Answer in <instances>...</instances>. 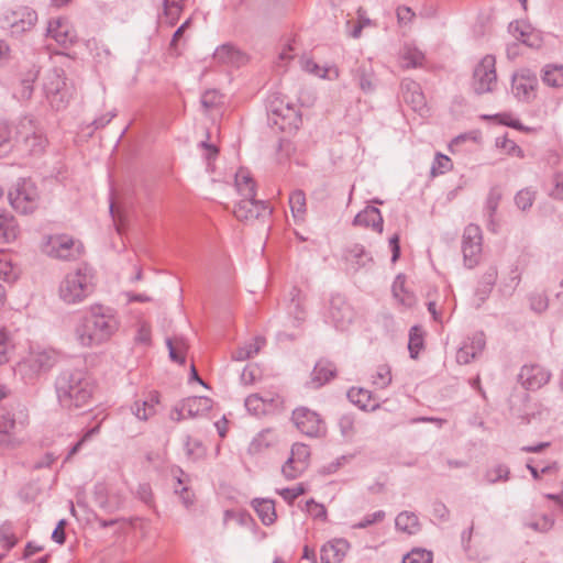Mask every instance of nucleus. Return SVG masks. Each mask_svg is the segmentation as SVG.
Instances as JSON below:
<instances>
[{"label":"nucleus","instance_id":"nucleus-1","mask_svg":"<svg viewBox=\"0 0 563 563\" xmlns=\"http://www.w3.org/2000/svg\"><path fill=\"white\" fill-rule=\"evenodd\" d=\"M120 328L117 311L100 303L91 305L74 325V339L81 347H95L111 340Z\"/></svg>","mask_w":563,"mask_h":563},{"label":"nucleus","instance_id":"nucleus-2","mask_svg":"<svg viewBox=\"0 0 563 563\" xmlns=\"http://www.w3.org/2000/svg\"><path fill=\"white\" fill-rule=\"evenodd\" d=\"M55 391L63 409H84L92 401L95 383L85 368L65 369L56 377Z\"/></svg>","mask_w":563,"mask_h":563},{"label":"nucleus","instance_id":"nucleus-3","mask_svg":"<svg viewBox=\"0 0 563 563\" xmlns=\"http://www.w3.org/2000/svg\"><path fill=\"white\" fill-rule=\"evenodd\" d=\"M96 288L93 271L79 266L68 272L59 282L57 295L65 305H79L92 295Z\"/></svg>","mask_w":563,"mask_h":563},{"label":"nucleus","instance_id":"nucleus-4","mask_svg":"<svg viewBox=\"0 0 563 563\" xmlns=\"http://www.w3.org/2000/svg\"><path fill=\"white\" fill-rule=\"evenodd\" d=\"M59 361V354L51 347H31L27 355L15 366V374L26 384H33L48 373Z\"/></svg>","mask_w":563,"mask_h":563},{"label":"nucleus","instance_id":"nucleus-5","mask_svg":"<svg viewBox=\"0 0 563 563\" xmlns=\"http://www.w3.org/2000/svg\"><path fill=\"white\" fill-rule=\"evenodd\" d=\"M267 118L272 128L289 135L296 133L302 122L299 109L277 93L268 98Z\"/></svg>","mask_w":563,"mask_h":563},{"label":"nucleus","instance_id":"nucleus-6","mask_svg":"<svg viewBox=\"0 0 563 563\" xmlns=\"http://www.w3.org/2000/svg\"><path fill=\"white\" fill-rule=\"evenodd\" d=\"M42 89L49 106L57 111L65 109L73 97V88L67 84L64 70L59 68L45 73Z\"/></svg>","mask_w":563,"mask_h":563},{"label":"nucleus","instance_id":"nucleus-7","mask_svg":"<svg viewBox=\"0 0 563 563\" xmlns=\"http://www.w3.org/2000/svg\"><path fill=\"white\" fill-rule=\"evenodd\" d=\"M47 145V139L37 122L24 117L18 121L16 150L23 154L40 155Z\"/></svg>","mask_w":563,"mask_h":563},{"label":"nucleus","instance_id":"nucleus-8","mask_svg":"<svg viewBox=\"0 0 563 563\" xmlns=\"http://www.w3.org/2000/svg\"><path fill=\"white\" fill-rule=\"evenodd\" d=\"M43 252L59 260H75L82 253L80 241L67 234H52L44 238Z\"/></svg>","mask_w":563,"mask_h":563},{"label":"nucleus","instance_id":"nucleus-9","mask_svg":"<svg viewBox=\"0 0 563 563\" xmlns=\"http://www.w3.org/2000/svg\"><path fill=\"white\" fill-rule=\"evenodd\" d=\"M357 313L353 306L341 295L331 297L324 312V320L336 330L346 331L356 321Z\"/></svg>","mask_w":563,"mask_h":563},{"label":"nucleus","instance_id":"nucleus-10","mask_svg":"<svg viewBox=\"0 0 563 563\" xmlns=\"http://www.w3.org/2000/svg\"><path fill=\"white\" fill-rule=\"evenodd\" d=\"M9 200L14 210L20 213H32L38 206L40 194L31 179H20L9 192Z\"/></svg>","mask_w":563,"mask_h":563},{"label":"nucleus","instance_id":"nucleus-11","mask_svg":"<svg viewBox=\"0 0 563 563\" xmlns=\"http://www.w3.org/2000/svg\"><path fill=\"white\" fill-rule=\"evenodd\" d=\"M538 86L537 74L528 67H520L511 75V91L520 101L533 100Z\"/></svg>","mask_w":563,"mask_h":563},{"label":"nucleus","instance_id":"nucleus-12","mask_svg":"<svg viewBox=\"0 0 563 563\" xmlns=\"http://www.w3.org/2000/svg\"><path fill=\"white\" fill-rule=\"evenodd\" d=\"M283 405V397L275 390L252 394L245 399V408L254 416H264L275 412L279 410Z\"/></svg>","mask_w":563,"mask_h":563},{"label":"nucleus","instance_id":"nucleus-13","mask_svg":"<svg viewBox=\"0 0 563 563\" xmlns=\"http://www.w3.org/2000/svg\"><path fill=\"white\" fill-rule=\"evenodd\" d=\"M291 419L296 428L307 437L317 438L325 433V423L320 415L307 407L296 408Z\"/></svg>","mask_w":563,"mask_h":563},{"label":"nucleus","instance_id":"nucleus-14","mask_svg":"<svg viewBox=\"0 0 563 563\" xmlns=\"http://www.w3.org/2000/svg\"><path fill=\"white\" fill-rule=\"evenodd\" d=\"M482 230L476 224H468L462 236V253L467 268L476 266L482 257Z\"/></svg>","mask_w":563,"mask_h":563},{"label":"nucleus","instance_id":"nucleus-15","mask_svg":"<svg viewBox=\"0 0 563 563\" xmlns=\"http://www.w3.org/2000/svg\"><path fill=\"white\" fill-rule=\"evenodd\" d=\"M4 20L11 34L19 36L34 27L37 22V14L33 9L20 5L8 11Z\"/></svg>","mask_w":563,"mask_h":563},{"label":"nucleus","instance_id":"nucleus-16","mask_svg":"<svg viewBox=\"0 0 563 563\" xmlns=\"http://www.w3.org/2000/svg\"><path fill=\"white\" fill-rule=\"evenodd\" d=\"M212 399L205 396H194L181 400L172 411V418L180 421L207 415L212 408Z\"/></svg>","mask_w":563,"mask_h":563},{"label":"nucleus","instance_id":"nucleus-17","mask_svg":"<svg viewBox=\"0 0 563 563\" xmlns=\"http://www.w3.org/2000/svg\"><path fill=\"white\" fill-rule=\"evenodd\" d=\"M272 213L269 206L263 200L254 198H241L233 210L234 217L239 221H252L260 217H266Z\"/></svg>","mask_w":563,"mask_h":563},{"label":"nucleus","instance_id":"nucleus-18","mask_svg":"<svg viewBox=\"0 0 563 563\" xmlns=\"http://www.w3.org/2000/svg\"><path fill=\"white\" fill-rule=\"evenodd\" d=\"M551 374L538 364L523 365L518 375L519 382L527 390H537L548 384Z\"/></svg>","mask_w":563,"mask_h":563},{"label":"nucleus","instance_id":"nucleus-19","mask_svg":"<svg viewBox=\"0 0 563 563\" xmlns=\"http://www.w3.org/2000/svg\"><path fill=\"white\" fill-rule=\"evenodd\" d=\"M47 36L57 44L68 47L75 42L77 35L68 19L59 16L49 20Z\"/></svg>","mask_w":563,"mask_h":563},{"label":"nucleus","instance_id":"nucleus-20","mask_svg":"<svg viewBox=\"0 0 563 563\" xmlns=\"http://www.w3.org/2000/svg\"><path fill=\"white\" fill-rule=\"evenodd\" d=\"M493 85V56L486 55L475 67L473 74V89L476 93H485L492 90Z\"/></svg>","mask_w":563,"mask_h":563},{"label":"nucleus","instance_id":"nucleus-21","mask_svg":"<svg viewBox=\"0 0 563 563\" xmlns=\"http://www.w3.org/2000/svg\"><path fill=\"white\" fill-rule=\"evenodd\" d=\"M485 336L483 332H476L468 336L456 352V361L459 364H468L479 354L485 347Z\"/></svg>","mask_w":563,"mask_h":563},{"label":"nucleus","instance_id":"nucleus-22","mask_svg":"<svg viewBox=\"0 0 563 563\" xmlns=\"http://www.w3.org/2000/svg\"><path fill=\"white\" fill-rule=\"evenodd\" d=\"M350 550V542L344 538H334L324 543L320 551L321 563H342Z\"/></svg>","mask_w":563,"mask_h":563},{"label":"nucleus","instance_id":"nucleus-23","mask_svg":"<svg viewBox=\"0 0 563 563\" xmlns=\"http://www.w3.org/2000/svg\"><path fill=\"white\" fill-rule=\"evenodd\" d=\"M16 424L15 416L9 410L0 412V450H11L20 444L12 431Z\"/></svg>","mask_w":563,"mask_h":563},{"label":"nucleus","instance_id":"nucleus-24","mask_svg":"<svg viewBox=\"0 0 563 563\" xmlns=\"http://www.w3.org/2000/svg\"><path fill=\"white\" fill-rule=\"evenodd\" d=\"M213 58L217 63L231 67H241L249 60L247 55L232 44L219 46L213 54Z\"/></svg>","mask_w":563,"mask_h":563},{"label":"nucleus","instance_id":"nucleus-25","mask_svg":"<svg viewBox=\"0 0 563 563\" xmlns=\"http://www.w3.org/2000/svg\"><path fill=\"white\" fill-rule=\"evenodd\" d=\"M400 95L402 100L415 111H421L426 106V100L421 87L412 79L406 78L401 81Z\"/></svg>","mask_w":563,"mask_h":563},{"label":"nucleus","instance_id":"nucleus-26","mask_svg":"<svg viewBox=\"0 0 563 563\" xmlns=\"http://www.w3.org/2000/svg\"><path fill=\"white\" fill-rule=\"evenodd\" d=\"M353 224L366 229L372 228L377 233H382L384 220L378 208L368 206L355 216Z\"/></svg>","mask_w":563,"mask_h":563},{"label":"nucleus","instance_id":"nucleus-27","mask_svg":"<svg viewBox=\"0 0 563 563\" xmlns=\"http://www.w3.org/2000/svg\"><path fill=\"white\" fill-rule=\"evenodd\" d=\"M398 59L401 68L411 69L422 67L426 56L416 45L406 43L399 51Z\"/></svg>","mask_w":563,"mask_h":563},{"label":"nucleus","instance_id":"nucleus-28","mask_svg":"<svg viewBox=\"0 0 563 563\" xmlns=\"http://www.w3.org/2000/svg\"><path fill=\"white\" fill-rule=\"evenodd\" d=\"M344 261L354 271L366 267L373 262L371 254L361 244H353L344 251Z\"/></svg>","mask_w":563,"mask_h":563},{"label":"nucleus","instance_id":"nucleus-29","mask_svg":"<svg viewBox=\"0 0 563 563\" xmlns=\"http://www.w3.org/2000/svg\"><path fill=\"white\" fill-rule=\"evenodd\" d=\"M158 402V394L156 391L151 393L146 399L135 400L131 405V412L139 420L146 421L156 413V406Z\"/></svg>","mask_w":563,"mask_h":563},{"label":"nucleus","instance_id":"nucleus-30","mask_svg":"<svg viewBox=\"0 0 563 563\" xmlns=\"http://www.w3.org/2000/svg\"><path fill=\"white\" fill-rule=\"evenodd\" d=\"M347 398L351 402L365 411H374L379 407L376 398L373 397L372 391L365 388L352 387L347 391Z\"/></svg>","mask_w":563,"mask_h":563},{"label":"nucleus","instance_id":"nucleus-31","mask_svg":"<svg viewBox=\"0 0 563 563\" xmlns=\"http://www.w3.org/2000/svg\"><path fill=\"white\" fill-rule=\"evenodd\" d=\"M172 474L177 482L175 493L179 495V498L186 508L191 507L195 503V494L188 486H186L188 476L179 467H173Z\"/></svg>","mask_w":563,"mask_h":563},{"label":"nucleus","instance_id":"nucleus-32","mask_svg":"<svg viewBox=\"0 0 563 563\" xmlns=\"http://www.w3.org/2000/svg\"><path fill=\"white\" fill-rule=\"evenodd\" d=\"M252 507L265 526L273 525L277 519L275 503L268 498H255L252 500Z\"/></svg>","mask_w":563,"mask_h":563},{"label":"nucleus","instance_id":"nucleus-33","mask_svg":"<svg viewBox=\"0 0 563 563\" xmlns=\"http://www.w3.org/2000/svg\"><path fill=\"white\" fill-rule=\"evenodd\" d=\"M235 189L242 198H254L256 195V184L252 178L250 172L245 168H240L235 173Z\"/></svg>","mask_w":563,"mask_h":563},{"label":"nucleus","instance_id":"nucleus-34","mask_svg":"<svg viewBox=\"0 0 563 563\" xmlns=\"http://www.w3.org/2000/svg\"><path fill=\"white\" fill-rule=\"evenodd\" d=\"M16 123L0 122V156L16 148Z\"/></svg>","mask_w":563,"mask_h":563},{"label":"nucleus","instance_id":"nucleus-35","mask_svg":"<svg viewBox=\"0 0 563 563\" xmlns=\"http://www.w3.org/2000/svg\"><path fill=\"white\" fill-rule=\"evenodd\" d=\"M335 374V367L328 361H319L311 373V382L313 388H318L328 383Z\"/></svg>","mask_w":563,"mask_h":563},{"label":"nucleus","instance_id":"nucleus-36","mask_svg":"<svg viewBox=\"0 0 563 563\" xmlns=\"http://www.w3.org/2000/svg\"><path fill=\"white\" fill-rule=\"evenodd\" d=\"M290 302L288 306V312L298 322H302L306 319L305 301L306 297L302 291L292 287L289 291Z\"/></svg>","mask_w":563,"mask_h":563},{"label":"nucleus","instance_id":"nucleus-37","mask_svg":"<svg viewBox=\"0 0 563 563\" xmlns=\"http://www.w3.org/2000/svg\"><path fill=\"white\" fill-rule=\"evenodd\" d=\"M19 235V225L10 213H0V243H10Z\"/></svg>","mask_w":563,"mask_h":563},{"label":"nucleus","instance_id":"nucleus-38","mask_svg":"<svg viewBox=\"0 0 563 563\" xmlns=\"http://www.w3.org/2000/svg\"><path fill=\"white\" fill-rule=\"evenodd\" d=\"M406 278L402 275H398L391 286L394 298L399 305L410 308L416 302V297L412 292L408 291L405 287Z\"/></svg>","mask_w":563,"mask_h":563},{"label":"nucleus","instance_id":"nucleus-39","mask_svg":"<svg viewBox=\"0 0 563 563\" xmlns=\"http://www.w3.org/2000/svg\"><path fill=\"white\" fill-rule=\"evenodd\" d=\"M166 345L168 347L169 357L174 362L179 364H184L186 362L188 343L184 336L167 338Z\"/></svg>","mask_w":563,"mask_h":563},{"label":"nucleus","instance_id":"nucleus-40","mask_svg":"<svg viewBox=\"0 0 563 563\" xmlns=\"http://www.w3.org/2000/svg\"><path fill=\"white\" fill-rule=\"evenodd\" d=\"M397 530L407 534H415L420 530L418 516L411 511H402L395 519Z\"/></svg>","mask_w":563,"mask_h":563},{"label":"nucleus","instance_id":"nucleus-41","mask_svg":"<svg viewBox=\"0 0 563 563\" xmlns=\"http://www.w3.org/2000/svg\"><path fill=\"white\" fill-rule=\"evenodd\" d=\"M393 380L391 368L388 364L377 365L369 374V383L376 389L387 388Z\"/></svg>","mask_w":563,"mask_h":563},{"label":"nucleus","instance_id":"nucleus-42","mask_svg":"<svg viewBox=\"0 0 563 563\" xmlns=\"http://www.w3.org/2000/svg\"><path fill=\"white\" fill-rule=\"evenodd\" d=\"M542 81L552 88L563 87V66L548 64L542 68L541 71Z\"/></svg>","mask_w":563,"mask_h":563},{"label":"nucleus","instance_id":"nucleus-43","mask_svg":"<svg viewBox=\"0 0 563 563\" xmlns=\"http://www.w3.org/2000/svg\"><path fill=\"white\" fill-rule=\"evenodd\" d=\"M481 141V133L477 130L470 131L454 137L449 144V150L451 153H459L468 151L470 147L466 146L467 143L477 144Z\"/></svg>","mask_w":563,"mask_h":563},{"label":"nucleus","instance_id":"nucleus-44","mask_svg":"<svg viewBox=\"0 0 563 563\" xmlns=\"http://www.w3.org/2000/svg\"><path fill=\"white\" fill-rule=\"evenodd\" d=\"M264 344L265 340L261 336H257L253 339L251 342L238 347L233 352L232 358L235 361H245L247 358H251L260 352Z\"/></svg>","mask_w":563,"mask_h":563},{"label":"nucleus","instance_id":"nucleus-45","mask_svg":"<svg viewBox=\"0 0 563 563\" xmlns=\"http://www.w3.org/2000/svg\"><path fill=\"white\" fill-rule=\"evenodd\" d=\"M289 207L296 221H302L307 212L306 195L302 190H294L289 195Z\"/></svg>","mask_w":563,"mask_h":563},{"label":"nucleus","instance_id":"nucleus-46","mask_svg":"<svg viewBox=\"0 0 563 563\" xmlns=\"http://www.w3.org/2000/svg\"><path fill=\"white\" fill-rule=\"evenodd\" d=\"M424 347V331L420 325L411 327L409 331L408 350L411 358H417Z\"/></svg>","mask_w":563,"mask_h":563},{"label":"nucleus","instance_id":"nucleus-47","mask_svg":"<svg viewBox=\"0 0 563 563\" xmlns=\"http://www.w3.org/2000/svg\"><path fill=\"white\" fill-rule=\"evenodd\" d=\"M302 68L320 78L336 79L339 78V69L336 67H320L314 60L308 58L302 62Z\"/></svg>","mask_w":563,"mask_h":563},{"label":"nucleus","instance_id":"nucleus-48","mask_svg":"<svg viewBox=\"0 0 563 563\" xmlns=\"http://www.w3.org/2000/svg\"><path fill=\"white\" fill-rule=\"evenodd\" d=\"M290 457L297 462L298 470H307L310 460V449L303 443H295L290 450Z\"/></svg>","mask_w":563,"mask_h":563},{"label":"nucleus","instance_id":"nucleus-49","mask_svg":"<svg viewBox=\"0 0 563 563\" xmlns=\"http://www.w3.org/2000/svg\"><path fill=\"white\" fill-rule=\"evenodd\" d=\"M495 123L510 126L526 133L536 131V129L533 128L522 125L520 121L517 118H515L512 113L509 112L495 113Z\"/></svg>","mask_w":563,"mask_h":563},{"label":"nucleus","instance_id":"nucleus-50","mask_svg":"<svg viewBox=\"0 0 563 563\" xmlns=\"http://www.w3.org/2000/svg\"><path fill=\"white\" fill-rule=\"evenodd\" d=\"M537 191L532 188H523L515 196V203L522 211L529 210L536 200Z\"/></svg>","mask_w":563,"mask_h":563},{"label":"nucleus","instance_id":"nucleus-51","mask_svg":"<svg viewBox=\"0 0 563 563\" xmlns=\"http://www.w3.org/2000/svg\"><path fill=\"white\" fill-rule=\"evenodd\" d=\"M305 510L314 520H320L322 522L328 520V511L325 506L316 501L313 498H310L306 501Z\"/></svg>","mask_w":563,"mask_h":563},{"label":"nucleus","instance_id":"nucleus-52","mask_svg":"<svg viewBox=\"0 0 563 563\" xmlns=\"http://www.w3.org/2000/svg\"><path fill=\"white\" fill-rule=\"evenodd\" d=\"M495 146L504 150L508 155L516 157H523V151L516 144L515 141L509 140L506 135L497 136L495 139Z\"/></svg>","mask_w":563,"mask_h":563},{"label":"nucleus","instance_id":"nucleus-53","mask_svg":"<svg viewBox=\"0 0 563 563\" xmlns=\"http://www.w3.org/2000/svg\"><path fill=\"white\" fill-rule=\"evenodd\" d=\"M518 41H520L521 43H523L525 45L529 46V47H532V48H538L541 46L542 44V38L540 36V33L537 32L530 24H526V26H523V33L522 35H520V37L518 38Z\"/></svg>","mask_w":563,"mask_h":563},{"label":"nucleus","instance_id":"nucleus-54","mask_svg":"<svg viewBox=\"0 0 563 563\" xmlns=\"http://www.w3.org/2000/svg\"><path fill=\"white\" fill-rule=\"evenodd\" d=\"M433 554L426 549H413L407 553L402 563H432Z\"/></svg>","mask_w":563,"mask_h":563},{"label":"nucleus","instance_id":"nucleus-55","mask_svg":"<svg viewBox=\"0 0 563 563\" xmlns=\"http://www.w3.org/2000/svg\"><path fill=\"white\" fill-rule=\"evenodd\" d=\"M453 165L451 159L441 153H438L433 159L432 166H431V175L438 176L443 175L452 169Z\"/></svg>","mask_w":563,"mask_h":563},{"label":"nucleus","instance_id":"nucleus-56","mask_svg":"<svg viewBox=\"0 0 563 563\" xmlns=\"http://www.w3.org/2000/svg\"><path fill=\"white\" fill-rule=\"evenodd\" d=\"M100 432V424H97L90 429H88L87 431H85V433L81 435L80 440L78 442H76L71 449L69 450L65 461H69L71 456H74L75 454H77L80 449L89 441L91 440L95 435H97L98 433Z\"/></svg>","mask_w":563,"mask_h":563},{"label":"nucleus","instance_id":"nucleus-57","mask_svg":"<svg viewBox=\"0 0 563 563\" xmlns=\"http://www.w3.org/2000/svg\"><path fill=\"white\" fill-rule=\"evenodd\" d=\"M12 347L13 343L10 333L4 329H0V365L9 361V353Z\"/></svg>","mask_w":563,"mask_h":563},{"label":"nucleus","instance_id":"nucleus-58","mask_svg":"<svg viewBox=\"0 0 563 563\" xmlns=\"http://www.w3.org/2000/svg\"><path fill=\"white\" fill-rule=\"evenodd\" d=\"M185 451L188 457L192 460H198L202 457L206 453V450L200 441L194 440L190 437H187L185 442Z\"/></svg>","mask_w":563,"mask_h":563},{"label":"nucleus","instance_id":"nucleus-59","mask_svg":"<svg viewBox=\"0 0 563 563\" xmlns=\"http://www.w3.org/2000/svg\"><path fill=\"white\" fill-rule=\"evenodd\" d=\"M185 0H164L165 14L170 16V24L173 25L183 11Z\"/></svg>","mask_w":563,"mask_h":563},{"label":"nucleus","instance_id":"nucleus-60","mask_svg":"<svg viewBox=\"0 0 563 563\" xmlns=\"http://www.w3.org/2000/svg\"><path fill=\"white\" fill-rule=\"evenodd\" d=\"M261 377V369L256 364H247L241 374V382L244 385H252Z\"/></svg>","mask_w":563,"mask_h":563},{"label":"nucleus","instance_id":"nucleus-61","mask_svg":"<svg viewBox=\"0 0 563 563\" xmlns=\"http://www.w3.org/2000/svg\"><path fill=\"white\" fill-rule=\"evenodd\" d=\"M553 525L554 519L548 515H543L533 521L527 522V527L538 532H547L553 527Z\"/></svg>","mask_w":563,"mask_h":563},{"label":"nucleus","instance_id":"nucleus-62","mask_svg":"<svg viewBox=\"0 0 563 563\" xmlns=\"http://www.w3.org/2000/svg\"><path fill=\"white\" fill-rule=\"evenodd\" d=\"M16 277L14 266L7 255L0 256V278L10 282Z\"/></svg>","mask_w":563,"mask_h":563},{"label":"nucleus","instance_id":"nucleus-63","mask_svg":"<svg viewBox=\"0 0 563 563\" xmlns=\"http://www.w3.org/2000/svg\"><path fill=\"white\" fill-rule=\"evenodd\" d=\"M297 462L292 457H288L282 467V472L287 479L299 477L306 470H298Z\"/></svg>","mask_w":563,"mask_h":563},{"label":"nucleus","instance_id":"nucleus-64","mask_svg":"<svg viewBox=\"0 0 563 563\" xmlns=\"http://www.w3.org/2000/svg\"><path fill=\"white\" fill-rule=\"evenodd\" d=\"M385 518V511L383 510H377L373 514H369V515H366L361 521H358L357 523H355L353 526V528H356V529H364L373 523H376V522H380L383 521Z\"/></svg>","mask_w":563,"mask_h":563}]
</instances>
